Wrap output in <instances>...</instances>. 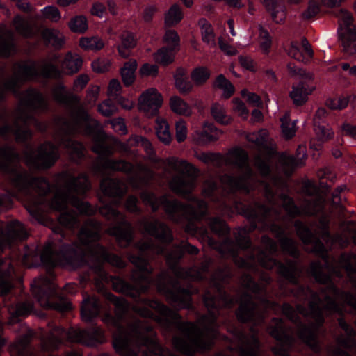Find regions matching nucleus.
Instances as JSON below:
<instances>
[{"instance_id":"nucleus-1","label":"nucleus","mask_w":356,"mask_h":356,"mask_svg":"<svg viewBox=\"0 0 356 356\" xmlns=\"http://www.w3.org/2000/svg\"><path fill=\"white\" fill-rule=\"evenodd\" d=\"M58 175L66 180V191L53 200L52 208L59 215L52 229L62 239L77 236L76 241L63 243L58 249L57 257L62 266L73 270L87 267L90 273L82 277L83 281L95 282L99 287L111 284L115 292L131 298L139 307L150 309L153 305L147 300H159L142 296L155 285L176 306L191 307V290L179 280H173L170 288L165 272L153 277L147 254L164 255L167 246L174 241L172 230L165 222L156 218L141 221L144 232L161 244L151 239L134 243L132 224L118 209L127 192L120 180L104 178L98 196L101 206L94 207L81 198L86 197L92 188L86 173L75 176L65 171Z\"/></svg>"},{"instance_id":"nucleus-2","label":"nucleus","mask_w":356,"mask_h":356,"mask_svg":"<svg viewBox=\"0 0 356 356\" xmlns=\"http://www.w3.org/2000/svg\"><path fill=\"white\" fill-rule=\"evenodd\" d=\"M179 165L183 169L180 175L175 176L172 181V191L186 201L193 204H184L177 199L170 200L166 195L159 197L154 192L147 189L140 193L143 204L151 208L152 212L156 213L163 207L168 219L173 223L185 227L187 232H197L200 228L197 223L205 222L210 230L220 239L218 241L209 233L207 228L202 227V235L206 237L211 246L216 249L223 259H231L234 264L240 269L247 271L243 275V285L248 291L243 293L239 301V307L235 312L237 321L242 324H251V335L232 325L229 332L237 341L236 349L239 356H260L259 350L261 341L258 337V316L261 321L264 318L259 313V305L254 300L251 293L256 296L260 295L264 291V287L250 273V271L257 272L259 265L266 270L260 263L261 252H265L270 257L278 252L277 243L269 236L265 234L261 238V241L266 250L259 247L252 250H242L237 243L230 236L231 228L220 217L210 216L209 204L203 199L193 194L196 187L195 178L192 177L191 171H196V168L186 160H181ZM273 269H270L272 270Z\"/></svg>"},{"instance_id":"nucleus-3","label":"nucleus","mask_w":356,"mask_h":356,"mask_svg":"<svg viewBox=\"0 0 356 356\" xmlns=\"http://www.w3.org/2000/svg\"><path fill=\"white\" fill-rule=\"evenodd\" d=\"M179 165L183 169L180 175L175 176L172 181V191L186 201L193 204H184L177 199L170 200L166 195L159 197L154 192L147 189L140 193L143 204L151 208L152 212L156 213L163 207L168 219L173 223L185 227L187 232H197L200 228L197 223L205 222L210 230L220 239L218 241L209 233L207 228L202 227V235L206 237L211 246L216 249L223 259H231L234 264L240 269L247 271L243 275V285L248 291L243 293L239 301V307L235 312L237 321L242 324H251V335L232 325L229 332L237 341L236 349L239 356H260L259 350L261 341L258 337V316L261 321L264 318L259 313V305L254 300L251 293L256 296L260 295L264 291V287L250 273V271L257 272L259 265L266 270L260 263L261 252H265L270 257L278 252L277 243L269 236L265 234L261 238V241L266 250L259 247L252 250H242L237 243L230 236L231 228L220 217L210 216L209 204L203 199L193 194L196 187L195 178L192 177L191 171H196V168L186 160H181ZM273 269H270L272 270Z\"/></svg>"},{"instance_id":"nucleus-4","label":"nucleus","mask_w":356,"mask_h":356,"mask_svg":"<svg viewBox=\"0 0 356 356\" xmlns=\"http://www.w3.org/2000/svg\"><path fill=\"white\" fill-rule=\"evenodd\" d=\"M186 288L191 290V296L199 293V289L193 287L191 284ZM202 299L207 310V314H202L200 317L199 321L202 328L194 322L183 321L179 311L184 307L179 308L168 298V302L174 309L165 305L161 300H147L153 307L150 309L147 307H138L136 308V314L143 318L156 321L168 332H172L174 328L181 332L182 336L176 335L172 339L173 347L179 353L184 356L205 355L213 349L216 340H228V337L222 334L217 327L221 306L218 303L216 296L210 289H206ZM191 304V307L184 309L194 311L193 297Z\"/></svg>"},{"instance_id":"nucleus-5","label":"nucleus","mask_w":356,"mask_h":356,"mask_svg":"<svg viewBox=\"0 0 356 356\" xmlns=\"http://www.w3.org/2000/svg\"><path fill=\"white\" fill-rule=\"evenodd\" d=\"M49 110V104L42 92L24 88V209L38 221L43 216L41 206L36 204L31 208L26 204L29 185L42 200H45L51 192L52 184L47 177L40 173L51 168L60 159V154L58 147L51 141H46L28 152V140L32 136L29 126L31 124L39 133L46 134L48 124L40 117Z\"/></svg>"},{"instance_id":"nucleus-6","label":"nucleus","mask_w":356,"mask_h":356,"mask_svg":"<svg viewBox=\"0 0 356 356\" xmlns=\"http://www.w3.org/2000/svg\"><path fill=\"white\" fill-rule=\"evenodd\" d=\"M234 165L240 170H244L245 175L236 177L229 174H225L221 181L225 184L229 193L233 198V207L235 211L246 218L249 222L248 226L238 227L236 235L235 242L242 250H254L258 246L253 244L250 234L254 231L260 230L259 224L266 226L270 215L273 211L272 207L265 204L256 202V208L245 204L238 197V192L245 195H250L253 191V186L248 182V179L253 175V170L245 161H236Z\"/></svg>"},{"instance_id":"nucleus-7","label":"nucleus","mask_w":356,"mask_h":356,"mask_svg":"<svg viewBox=\"0 0 356 356\" xmlns=\"http://www.w3.org/2000/svg\"><path fill=\"white\" fill-rule=\"evenodd\" d=\"M260 263L266 269L270 270L277 268L279 276L287 283L295 286L290 289L284 284H281L280 289L284 296L290 295L300 302H309V308L312 310V320L314 321L312 323L319 334L320 330L323 327L325 321L323 308L321 306L323 299L321 298L320 293L314 291L310 286L300 283V270L298 261L286 259L284 263L277 258L270 257L265 252H261Z\"/></svg>"},{"instance_id":"nucleus-8","label":"nucleus","mask_w":356,"mask_h":356,"mask_svg":"<svg viewBox=\"0 0 356 356\" xmlns=\"http://www.w3.org/2000/svg\"><path fill=\"white\" fill-rule=\"evenodd\" d=\"M40 264L46 269V275L35 278L31 284L33 296L40 305L46 309L60 313L70 311L72 305L64 293L74 294L76 292V286L67 283L61 289L56 283V261L51 252L42 253L40 255Z\"/></svg>"},{"instance_id":"nucleus-9","label":"nucleus","mask_w":356,"mask_h":356,"mask_svg":"<svg viewBox=\"0 0 356 356\" xmlns=\"http://www.w3.org/2000/svg\"><path fill=\"white\" fill-rule=\"evenodd\" d=\"M308 273L314 278L316 283L325 286L320 288V292L324 296L323 302H325L324 309L330 315L334 314L343 315L344 309L339 302V300L350 307L356 313V294L339 288L335 284L332 275L324 272L323 265L320 261L312 262L308 270Z\"/></svg>"},{"instance_id":"nucleus-10","label":"nucleus","mask_w":356,"mask_h":356,"mask_svg":"<svg viewBox=\"0 0 356 356\" xmlns=\"http://www.w3.org/2000/svg\"><path fill=\"white\" fill-rule=\"evenodd\" d=\"M22 62L18 63L17 75L5 80L0 86V103L4 102L6 99L7 93H11L18 98L17 104V120L13 124L7 122V112L0 115V120L5 121L4 124L0 126V138L4 140H9L13 136L16 138L19 143H22Z\"/></svg>"},{"instance_id":"nucleus-11","label":"nucleus","mask_w":356,"mask_h":356,"mask_svg":"<svg viewBox=\"0 0 356 356\" xmlns=\"http://www.w3.org/2000/svg\"><path fill=\"white\" fill-rule=\"evenodd\" d=\"M15 268L11 263L6 264L0 258V296L3 298L5 306L8 307L11 314L10 323L21 324L22 318V302L14 294L13 282Z\"/></svg>"},{"instance_id":"nucleus-12","label":"nucleus","mask_w":356,"mask_h":356,"mask_svg":"<svg viewBox=\"0 0 356 356\" xmlns=\"http://www.w3.org/2000/svg\"><path fill=\"white\" fill-rule=\"evenodd\" d=\"M282 311L286 318L298 327L297 335L298 339L307 346L312 352L320 354L322 351L319 341L318 333L312 323L306 324L296 314L293 306L289 302L282 305Z\"/></svg>"},{"instance_id":"nucleus-13","label":"nucleus","mask_w":356,"mask_h":356,"mask_svg":"<svg viewBox=\"0 0 356 356\" xmlns=\"http://www.w3.org/2000/svg\"><path fill=\"white\" fill-rule=\"evenodd\" d=\"M272 322L274 325L268 326L270 336L273 338L277 344L271 348L275 356H291V351L296 344L295 337L289 332L282 318L273 317Z\"/></svg>"},{"instance_id":"nucleus-14","label":"nucleus","mask_w":356,"mask_h":356,"mask_svg":"<svg viewBox=\"0 0 356 356\" xmlns=\"http://www.w3.org/2000/svg\"><path fill=\"white\" fill-rule=\"evenodd\" d=\"M336 16L339 19L337 34L342 50L348 55H354L356 54V26L353 24V17L343 8L337 10Z\"/></svg>"},{"instance_id":"nucleus-15","label":"nucleus","mask_w":356,"mask_h":356,"mask_svg":"<svg viewBox=\"0 0 356 356\" xmlns=\"http://www.w3.org/2000/svg\"><path fill=\"white\" fill-rule=\"evenodd\" d=\"M29 23L27 19L24 16V84L27 81L28 75H31L33 79H38L43 77L47 79H58L61 76V72L58 67L51 63L44 64L41 69L36 62L29 65L25 56L28 54V49L25 45V39L28 37Z\"/></svg>"},{"instance_id":"nucleus-16","label":"nucleus","mask_w":356,"mask_h":356,"mask_svg":"<svg viewBox=\"0 0 356 356\" xmlns=\"http://www.w3.org/2000/svg\"><path fill=\"white\" fill-rule=\"evenodd\" d=\"M269 227L270 231L275 235V238L279 241L282 252L292 257L297 261L300 257V252L298 249L296 241L290 237L286 233V229L282 225L275 222H271L266 227ZM264 226L260 227L259 231L263 229Z\"/></svg>"},{"instance_id":"nucleus-17","label":"nucleus","mask_w":356,"mask_h":356,"mask_svg":"<svg viewBox=\"0 0 356 356\" xmlns=\"http://www.w3.org/2000/svg\"><path fill=\"white\" fill-rule=\"evenodd\" d=\"M17 226L15 223H10L0 226V251L12 250L15 248L18 242L22 241V224L17 222Z\"/></svg>"},{"instance_id":"nucleus-18","label":"nucleus","mask_w":356,"mask_h":356,"mask_svg":"<svg viewBox=\"0 0 356 356\" xmlns=\"http://www.w3.org/2000/svg\"><path fill=\"white\" fill-rule=\"evenodd\" d=\"M163 98L156 89L151 88L144 92L139 99L140 109L147 115L153 117L159 113Z\"/></svg>"},{"instance_id":"nucleus-19","label":"nucleus","mask_w":356,"mask_h":356,"mask_svg":"<svg viewBox=\"0 0 356 356\" xmlns=\"http://www.w3.org/2000/svg\"><path fill=\"white\" fill-rule=\"evenodd\" d=\"M313 88H310L308 83L304 81L294 83L289 97L296 106L305 104L308 100V96L312 92Z\"/></svg>"},{"instance_id":"nucleus-20","label":"nucleus","mask_w":356,"mask_h":356,"mask_svg":"<svg viewBox=\"0 0 356 356\" xmlns=\"http://www.w3.org/2000/svg\"><path fill=\"white\" fill-rule=\"evenodd\" d=\"M64 147L69 152L71 161L77 165H81L86 156L83 145L68 137L64 141Z\"/></svg>"},{"instance_id":"nucleus-21","label":"nucleus","mask_w":356,"mask_h":356,"mask_svg":"<svg viewBox=\"0 0 356 356\" xmlns=\"http://www.w3.org/2000/svg\"><path fill=\"white\" fill-rule=\"evenodd\" d=\"M261 1L276 24L284 23L286 16V9L284 4L278 0H261Z\"/></svg>"},{"instance_id":"nucleus-22","label":"nucleus","mask_w":356,"mask_h":356,"mask_svg":"<svg viewBox=\"0 0 356 356\" xmlns=\"http://www.w3.org/2000/svg\"><path fill=\"white\" fill-rule=\"evenodd\" d=\"M60 65L65 74L72 75L81 69L83 58L78 54L68 51L64 56Z\"/></svg>"},{"instance_id":"nucleus-23","label":"nucleus","mask_w":356,"mask_h":356,"mask_svg":"<svg viewBox=\"0 0 356 356\" xmlns=\"http://www.w3.org/2000/svg\"><path fill=\"white\" fill-rule=\"evenodd\" d=\"M294 227L296 230L298 236L305 245L311 244L314 239H316V243L318 245L323 249L324 245L320 239L316 238L312 229L307 225L303 221L300 220H296L294 222Z\"/></svg>"},{"instance_id":"nucleus-24","label":"nucleus","mask_w":356,"mask_h":356,"mask_svg":"<svg viewBox=\"0 0 356 356\" xmlns=\"http://www.w3.org/2000/svg\"><path fill=\"white\" fill-rule=\"evenodd\" d=\"M176 88L183 95L188 94L193 89V84L187 76V72L183 67H177L174 74Z\"/></svg>"},{"instance_id":"nucleus-25","label":"nucleus","mask_w":356,"mask_h":356,"mask_svg":"<svg viewBox=\"0 0 356 356\" xmlns=\"http://www.w3.org/2000/svg\"><path fill=\"white\" fill-rule=\"evenodd\" d=\"M122 86L117 79H112L108 86V93L111 97H113L118 104L122 108L129 110L132 108L134 104L132 102L121 95Z\"/></svg>"},{"instance_id":"nucleus-26","label":"nucleus","mask_w":356,"mask_h":356,"mask_svg":"<svg viewBox=\"0 0 356 356\" xmlns=\"http://www.w3.org/2000/svg\"><path fill=\"white\" fill-rule=\"evenodd\" d=\"M121 42L117 47L119 55L123 58L131 56V50L136 46V39L131 32H126L121 35Z\"/></svg>"},{"instance_id":"nucleus-27","label":"nucleus","mask_w":356,"mask_h":356,"mask_svg":"<svg viewBox=\"0 0 356 356\" xmlns=\"http://www.w3.org/2000/svg\"><path fill=\"white\" fill-rule=\"evenodd\" d=\"M138 63L136 59H129L125 62L120 69V75L124 86H131L136 81V71Z\"/></svg>"},{"instance_id":"nucleus-28","label":"nucleus","mask_w":356,"mask_h":356,"mask_svg":"<svg viewBox=\"0 0 356 356\" xmlns=\"http://www.w3.org/2000/svg\"><path fill=\"white\" fill-rule=\"evenodd\" d=\"M218 277L213 276L210 280L211 286L216 291L219 296L225 293L226 291L223 283L232 278V274L230 271L229 267L227 266L225 268H220L218 269Z\"/></svg>"},{"instance_id":"nucleus-29","label":"nucleus","mask_w":356,"mask_h":356,"mask_svg":"<svg viewBox=\"0 0 356 356\" xmlns=\"http://www.w3.org/2000/svg\"><path fill=\"white\" fill-rule=\"evenodd\" d=\"M184 18V13L177 3L172 4L165 13L164 17L165 25L167 27H173L179 24Z\"/></svg>"},{"instance_id":"nucleus-30","label":"nucleus","mask_w":356,"mask_h":356,"mask_svg":"<svg viewBox=\"0 0 356 356\" xmlns=\"http://www.w3.org/2000/svg\"><path fill=\"white\" fill-rule=\"evenodd\" d=\"M156 134L158 139L165 145H169L172 139L170 126L166 120L158 118L156 120Z\"/></svg>"},{"instance_id":"nucleus-31","label":"nucleus","mask_w":356,"mask_h":356,"mask_svg":"<svg viewBox=\"0 0 356 356\" xmlns=\"http://www.w3.org/2000/svg\"><path fill=\"white\" fill-rule=\"evenodd\" d=\"M176 252H169L167 250L166 253L163 255L166 257L167 261L170 264L172 268L178 269L179 276L181 277L182 274V268L179 267V263L182 261L184 257L185 252L181 245H175Z\"/></svg>"},{"instance_id":"nucleus-32","label":"nucleus","mask_w":356,"mask_h":356,"mask_svg":"<svg viewBox=\"0 0 356 356\" xmlns=\"http://www.w3.org/2000/svg\"><path fill=\"white\" fill-rule=\"evenodd\" d=\"M218 138V129L213 124L204 122L203 129L198 134V140L202 144L216 141Z\"/></svg>"},{"instance_id":"nucleus-33","label":"nucleus","mask_w":356,"mask_h":356,"mask_svg":"<svg viewBox=\"0 0 356 356\" xmlns=\"http://www.w3.org/2000/svg\"><path fill=\"white\" fill-rule=\"evenodd\" d=\"M214 85L223 90L222 97L225 99H229L235 92V87L222 74L216 76Z\"/></svg>"},{"instance_id":"nucleus-34","label":"nucleus","mask_w":356,"mask_h":356,"mask_svg":"<svg viewBox=\"0 0 356 356\" xmlns=\"http://www.w3.org/2000/svg\"><path fill=\"white\" fill-rule=\"evenodd\" d=\"M42 39L47 47L51 46L56 49L61 48L63 40L59 37L56 31L51 29H45L41 34Z\"/></svg>"},{"instance_id":"nucleus-35","label":"nucleus","mask_w":356,"mask_h":356,"mask_svg":"<svg viewBox=\"0 0 356 356\" xmlns=\"http://www.w3.org/2000/svg\"><path fill=\"white\" fill-rule=\"evenodd\" d=\"M280 199L283 202V207L288 216L293 220L295 218L301 216L302 211L300 208L295 203L293 199L289 195L282 193Z\"/></svg>"},{"instance_id":"nucleus-36","label":"nucleus","mask_w":356,"mask_h":356,"mask_svg":"<svg viewBox=\"0 0 356 356\" xmlns=\"http://www.w3.org/2000/svg\"><path fill=\"white\" fill-rule=\"evenodd\" d=\"M197 24L201 31L202 41L208 44L214 43L215 33L211 23L206 18L202 17Z\"/></svg>"},{"instance_id":"nucleus-37","label":"nucleus","mask_w":356,"mask_h":356,"mask_svg":"<svg viewBox=\"0 0 356 356\" xmlns=\"http://www.w3.org/2000/svg\"><path fill=\"white\" fill-rule=\"evenodd\" d=\"M327 193L330 195V200L332 204L341 209H344L343 200L346 201V197L342 195L343 192L347 190L346 185H341L337 186L333 191H331V187L327 186Z\"/></svg>"},{"instance_id":"nucleus-38","label":"nucleus","mask_w":356,"mask_h":356,"mask_svg":"<svg viewBox=\"0 0 356 356\" xmlns=\"http://www.w3.org/2000/svg\"><path fill=\"white\" fill-rule=\"evenodd\" d=\"M163 40L167 48L171 51L177 52L180 49L181 39L178 33L174 29H167L163 36Z\"/></svg>"},{"instance_id":"nucleus-39","label":"nucleus","mask_w":356,"mask_h":356,"mask_svg":"<svg viewBox=\"0 0 356 356\" xmlns=\"http://www.w3.org/2000/svg\"><path fill=\"white\" fill-rule=\"evenodd\" d=\"M210 76V70L204 66L195 67L191 74V79L197 86L204 85Z\"/></svg>"},{"instance_id":"nucleus-40","label":"nucleus","mask_w":356,"mask_h":356,"mask_svg":"<svg viewBox=\"0 0 356 356\" xmlns=\"http://www.w3.org/2000/svg\"><path fill=\"white\" fill-rule=\"evenodd\" d=\"M80 46L85 50L99 51L104 47V42L98 36L84 37L80 40Z\"/></svg>"},{"instance_id":"nucleus-41","label":"nucleus","mask_w":356,"mask_h":356,"mask_svg":"<svg viewBox=\"0 0 356 356\" xmlns=\"http://www.w3.org/2000/svg\"><path fill=\"white\" fill-rule=\"evenodd\" d=\"M65 332V329L60 326L55 325L50 332L47 341H44V346H49L53 349H57L63 343V339L60 336Z\"/></svg>"},{"instance_id":"nucleus-42","label":"nucleus","mask_w":356,"mask_h":356,"mask_svg":"<svg viewBox=\"0 0 356 356\" xmlns=\"http://www.w3.org/2000/svg\"><path fill=\"white\" fill-rule=\"evenodd\" d=\"M174 53L170 49L163 47L157 50L154 54V58L155 61L163 66H168L174 62Z\"/></svg>"},{"instance_id":"nucleus-43","label":"nucleus","mask_w":356,"mask_h":356,"mask_svg":"<svg viewBox=\"0 0 356 356\" xmlns=\"http://www.w3.org/2000/svg\"><path fill=\"white\" fill-rule=\"evenodd\" d=\"M259 47L261 52L265 55H268L272 47L273 40L269 32L263 26L259 29Z\"/></svg>"},{"instance_id":"nucleus-44","label":"nucleus","mask_w":356,"mask_h":356,"mask_svg":"<svg viewBox=\"0 0 356 356\" xmlns=\"http://www.w3.org/2000/svg\"><path fill=\"white\" fill-rule=\"evenodd\" d=\"M68 26L74 33H84L88 29V20L84 15H76L69 22Z\"/></svg>"},{"instance_id":"nucleus-45","label":"nucleus","mask_w":356,"mask_h":356,"mask_svg":"<svg viewBox=\"0 0 356 356\" xmlns=\"http://www.w3.org/2000/svg\"><path fill=\"white\" fill-rule=\"evenodd\" d=\"M170 105L172 111L179 115H186L188 113V104L178 96L170 98Z\"/></svg>"},{"instance_id":"nucleus-46","label":"nucleus","mask_w":356,"mask_h":356,"mask_svg":"<svg viewBox=\"0 0 356 356\" xmlns=\"http://www.w3.org/2000/svg\"><path fill=\"white\" fill-rule=\"evenodd\" d=\"M138 204L139 200L138 197L135 195H130L124 202V207L127 211L131 213L140 215L143 213V210Z\"/></svg>"},{"instance_id":"nucleus-47","label":"nucleus","mask_w":356,"mask_h":356,"mask_svg":"<svg viewBox=\"0 0 356 356\" xmlns=\"http://www.w3.org/2000/svg\"><path fill=\"white\" fill-rule=\"evenodd\" d=\"M211 113L215 120L221 124L227 125L231 122V118L225 114L224 110L217 104L211 106Z\"/></svg>"},{"instance_id":"nucleus-48","label":"nucleus","mask_w":356,"mask_h":356,"mask_svg":"<svg viewBox=\"0 0 356 356\" xmlns=\"http://www.w3.org/2000/svg\"><path fill=\"white\" fill-rule=\"evenodd\" d=\"M116 110L117 107L111 99H107L98 105V111L106 117L111 116Z\"/></svg>"},{"instance_id":"nucleus-49","label":"nucleus","mask_w":356,"mask_h":356,"mask_svg":"<svg viewBox=\"0 0 356 356\" xmlns=\"http://www.w3.org/2000/svg\"><path fill=\"white\" fill-rule=\"evenodd\" d=\"M314 131L319 140L322 141L327 140L334 136V132L328 127L317 124L316 120L314 121Z\"/></svg>"},{"instance_id":"nucleus-50","label":"nucleus","mask_w":356,"mask_h":356,"mask_svg":"<svg viewBox=\"0 0 356 356\" xmlns=\"http://www.w3.org/2000/svg\"><path fill=\"white\" fill-rule=\"evenodd\" d=\"M321 10V5L317 0H310L307 9L302 13V17L305 19L315 17Z\"/></svg>"},{"instance_id":"nucleus-51","label":"nucleus","mask_w":356,"mask_h":356,"mask_svg":"<svg viewBox=\"0 0 356 356\" xmlns=\"http://www.w3.org/2000/svg\"><path fill=\"white\" fill-rule=\"evenodd\" d=\"M15 149L9 146L0 148V168L7 167L11 162L12 157L15 156Z\"/></svg>"},{"instance_id":"nucleus-52","label":"nucleus","mask_w":356,"mask_h":356,"mask_svg":"<svg viewBox=\"0 0 356 356\" xmlns=\"http://www.w3.org/2000/svg\"><path fill=\"white\" fill-rule=\"evenodd\" d=\"M42 16L47 19L53 22H58L60 17V12L54 6H47L41 10Z\"/></svg>"},{"instance_id":"nucleus-53","label":"nucleus","mask_w":356,"mask_h":356,"mask_svg":"<svg viewBox=\"0 0 356 356\" xmlns=\"http://www.w3.org/2000/svg\"><path fill=\"white\" fill-rule=\"evenodd\" d=\"M243 98L254 106L259 107L262 106V100L259 95L254 92H250L248 89H243L241 92Z\"/></svg>"},{"instance_id":"nucleus-54","label":"nucleus","mask_w":356,"mask_h":356,"mask_svg":"<svg viewBox=\"0 0 356 356\" xmlns=\"http://www.w3.org/2000/svg\"><path fill=\"white\" fill-rule=\"evenodd\" d=\"M340 261L341 267L346 270L348 276L356 274V266L353 264L350 256L346 253H343L340 256Z\"/></svg>"},{"instance_id":"nucleus-55","label":"nucleus","mask_w":356,"mask_h":356,"mask_svg":"<svg viewBox=\"0 0 356 356\" xmlns=\"http://www.w3.org/2000/svg\"><path fill=\"white\" fill-rule=\"evenodd\" d=\"M338 324L340 328L343 330L347 334V338H354L356 335L355 330L346 321L344 317V312L343 315H339Z\"/></svg>"},{"instance_id":"nucleus-56","label":"nucleus","mask_w":356,"mask_h":356,"mask_svg":"<svg viewBox=\"0 0 356 356\" xmlns=\"http://www.w3.org/2000/svg\"><path fill=\"white\" fill-rule=\"evenodd\" d=\"M176 130V140L179 143H181L185 140L187 136V127L186 122L182 120H178L175 123Z\"/></svg>"},{"instance_id":"nucleus-57","label":"nucleus","mask_w":356,"mask_h":356,"mask_svg":"<svg viewBox=\"0 0 356 356\" xmlns=\"http://www.w3.org/2000/svg\"><path fill=\"white\" fill-rule=\"evenodd\" d=\"M140 74L143 76H157L159 74V67L156 65L144 63L140 68Z\"/></svg>"},{"instance_id":"nucleus-58","label":"nucleus","mask_w":356,"mask_h":356,"mask_svg":"<svg viewBox=\"0 0 356 356\" xmlns=\"http://www.w3.org/2000/svg\"><path fill=\"white\" fill-rule=\"evenodd\" d=\"M288 54L298 61H305V56L303 55V52L301 51L297 42H291Z\"/></svg>"},{"instance_id":"nucleus-59","label":"nucleus","mask_w":356,"mask_h":356,"mask_svg":"<svg viewBox=\"0 0 356 356\" xmlns=\"http://www.w3.org/2000/svg\"><path fill=\"white\" fill-rule=\"evenodd\" d=\"M110 65V62L103 58H98L92 63L93 71L97 73H104L107 72L109 70Z\"/></svg>"},{"instance_id":"nucleus-60","label":"nucleus","mask_w":356,"mask_h":356,"mask_svg":"<svg viewBox=\"0 0 356 356\" xmlns=\"http://www.w3.org/2000/svg\"><path fill=\"white\" fill-rule=\"evenodd\" d=\"M198 159L204 163H218L222 158L219 153H207L202 152L198 156Z\"/></svg>"},{"instance_id":"nucleus-61","label":"nucleus","mask_w":356,"mask_h":356,"mask_svg":"<svg viewBox=\"0 0 356 356\" xmlns=\"http://www.w3.org/2000/svg\"><path fill=\"white\" fill-rule=\"evenodd\" d=\"M337 343H339L341 346L348 349V350L353 351L355 354H356V341L354 338H345L343 336L339 337L337 339Z\"/></svg>"},{"instance_id":"nucleus-62","label":"nucleus","mask_w":356,"mask_h":356,"mask_svg":"<svg viewBox=\"0 0 356 356\" xmlns=\"http://www.w3.org/2000/svg\"><path fill=\"white\" fill-rule=\"evenodd\" d=\"M219 298L222 303L221 308L222 307L227 309H232L236 303L238 302V300L230 294H229L227 291L221 294L219 296Z\"/></svg>"},{"instance_id":"nucleus-63","label":"nucleus","mask_w":356,"mask_h":356,"mask_svg":"<svg viewBox=\"0 0 356 356\" xmlns=\"http://www.w3.org/2000/svg\"><path fill=\"white\" fill-rule=\"evenodd\" d=\"M343 135L356 140V124L344 122L341 126Z\"/></svg>"},{"instance_id":"nucleus-64","label":"nucleus","mask_w":356,"mask_h":356,"mask_svg":"<svg viewBox=\"0 0 356 356\" xmlns=\"http://www.w3.org/2000/svg\"><path fill=\"white\" fill-rule=\"evenodd\" d=\"M217 189V184L216 182H211L208 187L202 191V193L205 197L209 198L212 201H216L218 199L216 194Z\"/></svg>"}]
</instances>
